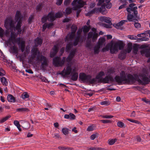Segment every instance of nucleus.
<instances>
[{"label": "nucleus", "instance_id": "1", "mask_svg": "<svg viewBox=\"0 0 150 150\" xmlns=\"http://www.w3.org/2000/svg\"><path fill=\"white\" fill-rule=\"evenodd\" d=\"M23 16L21 15L20 12L17 11L15 16V19L16 21L18 22L17 24L15 27L14 25L12 20L10 21L8 23L6 21L4 25L6 28L9 26L11 31V36L6 41V44L8 45H12L11 42L15 45L17 42L19 47H20L21 51L23 52L25 50V42L23 40H21L20 38L16 39L18 34H20L22 30V32L25 30V27H23L22 30L21 29V20Z\"/></svg>", "mask_w": 150, "mask_h": 150}, {"label": "nucleus", "instance_id": "2", "mask_svg": "<svg viewBox=\"0 0 150 150\" xmlns=\"http://www.w3.org/2000/svg\"><path fill=\"white\" fill-rule=\"evenodd\" d=\"M110 0H98V6L102 5L99 9L96 8L85 14L86 16H91L93 14L98 13L99 11L103 15L106 14L107 13L105 6L107 8H110L112 6V4L110 2Z\"/></svg>", "mask_w": 150, "mask_h": 150}, {"label": "nucleus", "instance_id": "3", "mask_svg": "<svg viewBox=\"0 0 150 150\" xmlns=\"http://www.w3.org/2000/svg\"><path fill=\"white\" fill-rule=\"evenodd\" d=\"M31 54L29 60L33 62L34 60L40 62L41 63V66H47L48 65V59L45 56L42 55L38 49L35 48L32 50Z\"/></svg>", "mask_w": 150, "mask_h": 150}, {"label": "nucleus", "instance_id": "4", "mask_svg": "<svg viewBox=\"0 0 150 150\" xmlns=\"http://www.w3.org/2000/svg\"><path fill=\"white\" fill-rule=\"evenodd\" d=\"M124 46L123 43L122 41H118L114 43L112 41L105 47L103 48L102 51L105 52L108 51L110 49L111 53L114 54L116 51H117L118 48L119 50H121L123 48Z\"/></svg>", "mask_w": 150, "mask_h": 150}, {"label": "nucleus", "instance_id": "5", "mask_svg": "<svg viewBox=\"0 0 150 150\" xmlns=\"http://www.w3.org/2000/svg\"><path fill=\"white\" fill-rule=\"evenodd\" d=\"M86 4V2L83 0H74L71 4L74 6L72 8L74 10H77L76 13L79 14L81 10L80 8L83 7Z\"/></svg>", "mask_w": 150, "mask_h": 150}, {"label": "nucleus", "instance_id": "6", "mask_svg": "<svg viewBox=\"0 0 150 150\" xmlns=\"http://www.w3.org/2000/svg\"><path fill=\"white\" fill-rule=\"evenodd\" d=\"M137 6L134 7L132 8H127L126 10L129 13L127 16V19L129 21H133L134 20V19L133 18L134 17V16L131 14L132 12H133L134 16L137 17L138 13V11L137 10Z\"/></svg>", "mask_w": 150, "mask_h": 150}, {"label": "nucleus", "instance_id": "7", "mask_svg": "<svg viewBox=\"0 0 150 150\" xmlns=\"http://www.w3.org/2000/svg\"><path fill=\"white\" fill-rule=\"evenodd\" d=\"M65 59V57H64L61 60L60 57H56L53 59V64L56 67H62L64 64Z\"/></svg>", "mask_w": 150, "mask_h": 150}, {"label": "nucleus", "instance_id": "8", "mask_svg": "<svg viewBox=\"0 0 150 150\" xmlns=\"http://www.w3.org/2000/svg\"><path fill=\"white\" fill-rule=\"evenodd\" d=\"M80 79L83 82H87L90 78V75H86L84 73H80L79 75Z\"/></svg>", "mask_w": 150, "mask_h": 150}, {"label": "nucleus", "instance_id": "9", "mask_svg": "<svg viewBox=\"0 0 150 150\" xmlns=\"http://www.w3.org/2000/svg\"><path fill=\"white\" fill-rule=\"evenodd\" d=\"M72 69L71 66H68L65 69H64L59 74L62 75V76H65L69 75L71 72L72 73Z\"/></svg>", "mask_w": 150, "mask_h": 150}, {"label": "nucleus", "instance_id": "10", "mask_svg": "<svg viewBox=\"0 0 150 150\" xmlns=\"http://www.w3.org/2000/svg\"><path fill=\"white\" fill-rule=\"evenodd\" d=\"M135 78L132 75L129 74L127 75V80H126V82L131 84L135 82Z\"/></svg>", "mask_w": 150, "mask_h": 150}, {"label": "nucleus", "instance_id": "11", "mask_svg": "<svg viewBox=\"0 0 150 150\" xmlns=\"http://www.w3.org/2000/svg\"><path fill=\"white\" fill-rule=\"evenodd\" d=\"M140 53L142 55H144L146 57H150V50L147 49L141 50Z\"/></svg>", "mask_w": 150, "mask_h": 150}, {"label": "nucleus", "instance_id": "12", "mask_svg": "<svg viewBox=\"0 0 150 150\" xmlns=\"http://www.w3.org/2000/svg\"><path fill=\"white\" fill-rule=\"evenodd\" d=\"M58 45H55L53 47L52 49V50L50 52V57H54L56 54L58 50Z\"/></svg>", "mask_w": 150, "mask_h": 150}, {"label": "nucleus", "instance_id": "13", "mask_svg": "<svg viewBox=\"0 0 150 150\" xmlns=\"http://www.w3.org/2000/svg\"><path fill=\"white\" fill-rule=\"evenodd\" d=\"M101 81L104 83H108L110 81H112L113 79L110 76H106L105 78L100 79Z\"/></svg>", "mask_w": 150, "mask_h": 150}, {"label": "nucleus", "instance_id": "14", "mask_svg": "<svg viewBox=\"0 0 150 150\" xmlns=\"http://www.w3.org/2000/svg\"><path fill=\"white\" fill-rule=\"evenodd\" d=\"M47 16L48 20L51 22L53 21L55 19L54 13L52 11L49 13Z\"/></svg>", "mask_w": 150, "mask_h": 150}, {"label": "nucleus", "instance_id": "15", "mask_svg": "<svg viewBox=\"0 0 150 150\" xmlns=\"http://www.w3.org/2000/svg\"><path fill=\"white\" fill-rule=\"evenodd\" d=\"M75 33H69L66 37L65 39V41H67L69 40H72L75 36Z\"/></svg>", "mask_w": 150, "mask_h": 150}, {"label": "nucleus", "instance_id": "16", "mask_svg": "<svg viewBox=\"0 0 150 150\" xmlns=\"http://www.w3.org/2000/svg\"><path fill=\"white\" fill-rule=\"evenodd\" d=\"M75 69H73L72 73H73L71 76V79L73 81H76L78 79V73L75 72Z\"/></svg>", "mask_w": 150, "mask_h": 150}, {"label": "nucleus", "instance_id": "17", "mask_svg": "<svg viewBox=\"0 0 150 150\" xmlns=\"http://www.w3.org/2000/svg\"><path fill=\"white\" fill-rule=\"evenodd\" d=\"M144 36L145 37L146 36V35L145 32L144 33L139 34L137 35V36L138 37H142L139 38L140 40L141 41H148L149 40V38H148L144 37Z\"/></svg>", "mask_w": 150, "mask_h": 150}, {"label": "nucleus", "instance_id": "18", "mask_svg": "<svg viewBox=\"0 0 150 150\" xmlns=\"http://www.w3.org/2000/svg\"><path fill=\"white\" fill-rule=\"evenodd\" d=\"M99 20L102 22H104L106 23H110L111 22L109 17L105 16H100L98 18Z\"/></svg>", "mask_w": 150, "mask_h": 150}, {"label": "nucleus", "instance_id": "19", "mask_svg": "<svg viewBox=\"0 0 150 150\" xmlns=\"http://www.w3.org/2000/svg\"><path fill=\"white\" fill-rule=\"evenodd\" d=\"M126 20H122L117 24H114L113 26L117 29H119L124 23L127 22Z\"/></svg>", "mask_w": 150, "mask_h": 150}, {"label": "nucleus", "instance_id": "20", "mask_svg": "<svg viewBox=\"0 0 150 150\" xmlns=\"http://www.w3.org/2000/svg\"><path fill=\"white\" fill-rule=\"evenodd\" d=\"M140 77H142V78L141 77V78L142 79V81L145 83H148L150 81V80L148 77L146 76H144L142 74L140 75Z\"/></svg>", "mask_w": 150, "mask_h": 150}, {"label": "nucleus", "instance_id": "21", "mask_svg": "<svg viewBox=\"0 0 150 150\" xmlns=\"http://www.w3.org/2000/svg\"><path fill=\"white\" fill-rule=\"evenodd\" d=\"M35 47L40 46L42 43V40L38 37L35 40Z\"/></svg>", "mask_w": 150, "mask_h": 150}, {"label": "nucleus", "instance_id": "22", "mask_svg": "<svg viewBox=\"0 0 150 150\" xmlns=\"http://www.w3.org/2000/svg\"><path fill=\"white\" fill-rule=\"evenodd\" d=\"M120 75L122 82L123 81L126 82V80H127V76H126L125 75V71H122L120 73Z\"/></svg>", "mask_w": 150, "mask_h": 150}, {"label": "nucleus", "instance_id": "23", "mask_svg": "<svg viewBox=\"0 0 150 150\" xmlns=\"http://www.w3.org/2000/svg\"><path fill=\"white\" fill-rule=\"evenodd\" d=\"M105 41V40L104 38H100L97 44L101 47L104 44Z\"/></svg>", "mask_w": 150, "mask_h": 150}, {"label": "nucleus", "instance_id": "24", "mask_svg": "<svg viewBox=\"0 0 150 150\" xmlns=\"http://www.w3.org/2000/svg\"><path fill=\"white\" fill-rule=\"evenodd\" d=\"M7 99L8 101L10 102L14 103L16 101L14 97L11 94L8 95L7 97Z\"/></svg>", "mask_w": 150, "mask_h": 150}, {"label": "nucleus", "instance_id": "25", "mask_svg": "<svg viewBox=\"0 0 150 150\" xmlns=\"http://www.w3.org/2000/svg\"><path fill=\"white\" fill-rule=\"evenodd\" d=\"M1 81L3 85L7 86L8 85V82L6 79L5 77H1Z\"/></svg>", "mask_w": 150, "mask_h": 150}, {"label": "nucleus", "instance_id": "26", "mask_svg": "<svg viewBox=\"0 0 150 150\" xmlns=\"http://www.w3.org/2000/svg\"><path fill=\"white\" fill-rule=\"evenodd\" d=\"M142 74L144 76H148V70L146 68H143L142 70V71L141 73H140L139 75L140 76V75L141 74Z\"/></svg>", "mask_w": 150, "mask_h": 150}, {"label": "nucleus", "instance_id": "27", "mask_svg": "<svg viewBox=\"0 0 150 150\" xmlns=\"http://www.w3.org/2000/svg\"><path fill=\"white\" fill-rule=\"evenodd\" d=\"M91 77L90 75V78L88 81L87 83H88L89 84H93L94 83H96L97 78L96 77L95 78H93L91 79Z\"/></svg>", "mask_w": 150, "mask_h": 150}, {"label": "nucleus", "instance_id": "28", "mask_svg": "<svg viewBox=\"0 0 150 150\" xmlns=\"http://www.w3.org/2000/svg\"><path fill=\"white\" fill-rule=\"evenodd\" d=\"M16 110L17 112H24L28 111H29V110L27 108H17L16 109Z\"/></svg>", "mask_w": 150, "mask_h": 150}, {"label": "nucleus", "instance_id": "29", "mask_svg": "<svg viewBox=\"0 0 150 150\" xmlns=\"http://www.w3.org/2000/svg\"><path fill=\"white\" fill-rule=\"evenodd\" d=\"M12 52L15 54H17L18 52V48L15 46L11 47L10 48Z\"/></svg>", "mask_w": 150, "mask_h": 150}, {"label": "nucleus", "instance_id": "30", "mask_svg": "<svg viewBox=\"0 0 150 150\" xmlns=\"http://www.w3.org/2000/svg\"><path fill=\"white\" fill-rule=\"evenodd\" d=\"M90 29V26L89 25L88 26L86 25H85L83 28V32L84 33L88 32Z\"/></svg>", "mask_w": 150, "mask_h": 150}, {"label": "nucleus", "instance_id": "31", "mask_svg": "<svg viewBox=\"0 0 150 150\" xmlns=\"http://www.w3.org/2000/svg\"><path fill=\"white\" fill-rule=\"evenodd\" d=\"M101 47L98 45H97L94 48V52L95 54H98L99 52V49Z\"/></svg>", "mask_w": 150, "mask_h": 150}, {"label": "nucleus", "instance_id": "32", "mask_svg": "<svg viewBox=\"0 0 150 150\" xmlns=\"http://www.w3.org/2000/svg\"><path fill=\"white\" fill-rule=\"evenodd\" d=\"M14 124L17 127L19 130L20 131H21V129L20 128L21 126L19 122L17 120H15L14 121Z\"/></svg>", "mask_w": 150, "mask_h": 150}, {"label": "nucleus", "instance_id": "33", "mask_svg": "<svg viewBox=\"0 0 150 150\" xmlns=\"http://www.w3.org/2000/svg\"><path fill=\"white\" fill-rule=\"evenodd\" d=\"M80 39V37L79 36H76L75 38L74 41L73 43V45L74 46L77 45L78 44L79 40Z\"/></svg>", "mask_w": 150, "mask_h": 150}, {"label": "nucleus", "instance_id": "34", "mask_svg": "<svg viewBox=\"0 0 150 150\" xmlns=\"http://www.w3.org/2000/svg\"><path fill=\"white\" fill-rule=\"evenodd\" d=\"M115 79L116 81L118 83H120L122 82L121 78L118 76H116L115 77Z\"/></svg>", "mask_w": 150, "mask_h": 150}, {"label": "nucleus", "instance_id": "35", "mask_svg": "<svg viewBox=\"0 0 150 150\" xmlns=\"http://www.w3.org/2000/svg\"><path fill=\"white\" fill-rule=\"evenodd\" d=\"M58 148L61 150H71L72 149V148H71L64 146H59Z\"/></svg>", "mask_w": 150, "mask_h": 150}, {"label": "nucleus", "instance_id": "36", "mask_svg": "<svg viewBox=\"0 0 150 150\" xmlns=\"http://www.w3.org/2000/svg\"><path fill=\"white\" fill-rule=\"evenodd\" d=\"M95 127L93 125L89 126L87 129V131L90 132L94 130L95 129Z\"/></svg>", "mask_w": 150, "mask_h": 150}, {"label": "nucleus", "instance_id": "37", "mask_svg": "<svg viewBox=\"0 0 150 150\" xmlns=\"http://www.w3.org/2000/svg\"><path fill=\"white\" fill-rule=\"evenodd\" d=\"M69 129L67 128H63L62 129V133L65 135H67L69 134Z\"/></svg>", "mask_w": 150, "mask_h": 150}, {"label": "nucleus", "instance_id": "38", "mask_svg": "<svg viewBox=\"0 0 150 150\" xmlns=\"http://www.w3.org/2000/svg\"><path fill=\"white\" fill-rule=\"evenodd\" d=\"M73 44L72 43H69L68 44L66 48V51L67 52H69L70 50L71 47L72 46Z\"/></svg>", "mask_w": 150, "mask_h": 150}, {"label": "nucleus", "instance_id": "39", "mask_svg": "<svg viewBox=\"0 0 150 150\" xmlns=\"http://www.w3.org/2000/svg\"><path fill=\"white\" fill-rule=\"evenodd\" d=\"M77 29V27L76 25H73L71 27V32L75 33Z\"/></svg>", "mask_w": 150, "mask_h": 150}, {"label": "nucleus", "instance_id": "40", "mask_svg": "<svg viewBox=\"0 0 150 150\" xmlns=\"http://www.w3.org/2000/svg\"><path fill=\"white\" fill-rule=\"evenodd\" d=\"M104 75V72L103 71H100L96 76V78L97 79H100Z\"/></svg>", "mask_w": 150, "mask_h": 150}, {"label": "nucleus", "instance_id": "41", "mask_svg": "<svg viewBox=\"0 0 150 150\" xmlns=\"http://www.w3.org/2000/svg\"><path fill=\"white\" fill-rule=\"evenodd\" d=\"M11 117V116L10 115H8L3 118L0 120V123H2L4 122Z\"/></svg>", "mask_w": 150, "mask_h": 150}, {"label": "nucleus", "instance_id": "42", "mask_svg": "<svg viewBox=\"0 0 150 150\" xmlns=\"http://www.w3.org/2000/svg\"><path fill=\"white\" fill-rule=\"evenodd\" d=\"M89 150H105V149L101 147H91L89 148Z\"/></svg>", "mask_w": 150, "mask_h": 150}, {"label": "nucleus", "instance_id": "43", "mask_svg": "<svg viewBox=\"0 0 150 150\" xmlns=\"http://www.w3.org/2000/svg\"><path fill=\"white\" fill-rule=\"evenodd\" d=\"M29 96V95L26 92L23 93L21 96L22 98L23 99L28 98Z\"/></svg>", "mask_w": 150, "mask_h": 150}, {"label": "nucleus", "instance_id": "44", "mask_svg": "<svg viewBox=\"0 0 150 150\" xmlns=\"http://www.w3.org/2000/svg\"><path fill=\"white\" fill-rule=\"evenodd\" d=\"M98 34L96 33H94L92 37V41L93 42H95L97 40L98 37Z\"/></svg>", "mask_w": 150, "mask_h": 150}, {"label": "nucleus", "instance_id": "45", "mask_svg": "<svg viewBox=\"0 0 150 150\" xmlns=\"http://www.w3.org/2000/svg\"><path fill=\"white\" fill-rule=\"evenodd\" d=\"M117 125L118 127L121 128L123 127H125L124 124L121 121H119L117 123Z\"/></svg>", "mask_w": 150, "mask_h": 150}, {"label": "nucleus", "instance_id": "46", "mask_svg": "<svg viewBox=\"0 0 150 150\" xmlns=\"http://www.w3.org/2000/svg\"><path fill=\"white\" fill-rule=\"evenodd\" d=\"M118 57L120 59H123L125 58V55L123 53H121L119 54Z\"/></svg>", "mask_w": 150, "mask_h": 150}, {"label": "nucleus", "instance_id": "47", "mask_svg": "<svg viewBox=\"0 0 150 150\" xmlns=\"http://www.w3.org/2000/svg\"><path fill=\"white\" fill-rule=\"evenodd\" d=\"M117 140L116 139H109L108 140V144L110 145H112L114 144Z\"/></svg>", "mask_w": 150, "mask_h": 150}, {"label": "nucleus", "instance_id": "48", "mask_svg": "<svg viewBox=\"0 0 150 150\" xmlns=\"http://www.w3.org/2000/svg\"><path fill=\"white\" fill-rule=\"evenodd\" d=\"M138 51V47L136 45H135L133 47V52L135 54H136L137 53Z\"/></svg>", "mask_w": 150, "mask_h": 150}, {"label": "nucleus", "instance_id": "49", "mask_svg": "<svg viewBox=\"0 0 150 150\" xmlns=\"http://www.w3.org/2000/svg\"><path fill=\"white\" fill-rule=\"evenodd\" d=\"M108 23V24L105 23L103 24V26L107 28H112L111 25L112 24V23L111 22H110V23Z\"/></svg>", "mask_w": 150, "mask_h": 150}, {"label": "nucleus", "instance_id": "50", "mask_svg": "<svg viewBox=\"0 0 150 150\" xmlns=\"http://www.w3.org/2000/svg\"><path fill=\"white\" fill-rule=\"evenodd\" d=\"M128 38L131 40H135L137 39V37L136 36L134 35H129L127 36Z\"/></svg>", "mask_w": 150, "mask_h": 150}, {"label": "nucleus", "instance_id": "51", "mask_svg": "<svg viewBox=\"0 0 150 150\" xmlns=\"http://www.w3.org/2000/svg\"><path fill=\"white\" fill-rule=\"evenodd\" d=\"M23 126L24 128L28 129L30 127V124L28 122H26L23 124Z\"/></svg>", "mask_w": 150, "mask_h": 150}, {"label": "nucleus", "instance_id": "52", "mask_svg": "<svg viewBox=\"0 0 150 150\" xmlns=\"http://www.w3.org/2000/svg\"><path fill=\"white\" fill-rule=\"evenodd\" d=\"M5 74L6 73L4 70L1 68H0V76H5Z\"/></svg>", "mask_w": 150, "mask_h": 150}, {"label": "nucleus", "instance_id": "53", "mask_svg": "<svg viewBox=\"0 0 150 150\" xmlns=\"http://www.w3.org/2000/svg\"><path fill=\"white\" fill-rule=\"evenodd\" d=\"M100 104L102 105H108L110 104L109 102L107 101H104L100 102Z\"/></svg>", "mask_w": 150, "mask_h": 150}, {"label": "nucleus", "instance_id": "54", "mask_svg": "<svg viewBox=\"0 0 150 150\" xmlns=\"http://www.w3.org/2000/svg\"><path fill=\"white\" fill-rule=\"evenodd\" d=\"M52 135H53V137L55 139H60L61 138L59 135L58 134L55 133Z\"/></svg>", "mask_w": 150, "mask_h": 150}, {"label": "nucleus", "instance_id": "55", "mask_svg": "<svg viewBox=\"0 0 150 150\" xmlns=\"http://www.w3.org/2000/svg\"><path fill=\"white\" fill-rule=\"evenodd\" d=\"M69 115L70 116L69 119L70 120H73L75 119L76 116L74 114L71 113H70L69 114Z\"/></svg>", "mask_w": 150, "mask_h": 150}, {"label": "nucleus", "instance_id": "56", "mask_svg": "<svg viewBox=\"0 0 150 150\" xmlns=\"http://www.w3.org/2000/svg\"><path fill=\"white\" fill-rule=\"evenodd\" d=\"M63 16V14L61 12H58L56 13L55 17L56 18H59L62 17Z\"/></svg>", "mask_w": 150, "mask_h": 150}, {"label": "nucleus", "instance_id": "57", "mask_svg": "<svg viewBox=\"0 0 150 150\" xmlns=\"http://www.w3.org/2000/svg\"><path fill=\"white\" fill-rule=\"evenodd\" d=\"M100 121L103 123L105 124L111 123L112 122L110 120H100Z\"/></svg>", "mask_w": 150, "mask_h": 150}, {"label": "nucleus", "instance_id": "58", "mask_svg": "<svg viewBox=\"0 0 150 150\" xmlns=\"http://www.w3.org/2000/svg\"><path fill=\"white\" fill-rule=\"evenodd\" d=\"M66 11L67 14H70L72 12V9L69 7L67 8L66 9Z\"/></svg>", "mask_w": 150, "mask_h": 150}, {"label": "nucleus", "instance_id": "59", "mask_svg": "<svg viewBox=\"0 0 150 150\" xmlns=\"http://www.w3.org/2000/svg\"><path fill=\"white\" fill-rule=\"evenodd\" d=\"M94 33L92 32H90L88 34V39H90L92 38Z\"/></svg>", "mask_w": 150, "mask_h": 150}, {"label": "nucleus", "instance_id": "60", "mask_svg": "<svg viewBox=\"0 0 150 150\" xmlns=\"http://www.w3.org/2000/svg\"><path fill=\"white\" fill-rule=\"evenodd\" d=\"M4 33V30L1 28L0 27V37L1 38L3 37Z\"/></svg>", "mask_w": 150, "mask_h": 150}, {"label": "nucleus", "instance_id": "61", "mask_svg": "<svg viewBox=\"0 0 150 150\" xmlns=\"http://www.w3.org/2000/svg\"><path fill=\"white\" fill-rule=\"evenodd\" d=\"M71 1V0H65L64 1V4L65 5H69Z\"/></svg>", "mask_w": 150, "mask_h": 150}, {"label": "nucleus", "instance_id": "62", "mask_svg": "<svg viewBox=\"0 0 150 150\" xmlns=\"http://www.w3.org/2000/svg\"><path fill=\"white\" fill-rule=\"evenodd\" d=\"M102 117L103 118H111L113 117V116L111 115H103Z\"/></svg>", "mask_w": 150, "mask_h": 150}, {"label": "nucleus", "instance_id": "63", "mask_svg": "<svg viewBox=\"0 0 150 150\" xmlns=\"http://www.w3.org/2000/svg\"><path fill=\"white\" fill-rule=\"evenodd\" d=\"M82 32V29H79L77 32V36H79L80 37V35Z\"/></svg>", "mask_w": 150, "mask_h": 150}, {"label": "nucleus", "instance_id": "64", "mask_svg": "<svg viewBox=\"0 0 150 150\" xmlns=\"http://www.w3.org/2000/svg\"><path fill=\"white\" fill-rule=\"evenodd\" d=\"M47 19V16H44L42 18L41 21L43 23H44L46 21Z\"/></svg>", "mask_w": 150, "mask_h": 150}]
</instances>
